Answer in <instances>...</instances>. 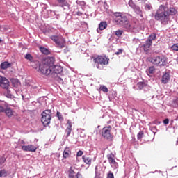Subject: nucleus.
Returning <instances> with one entry per match:
<instances>
[{
  "label": "nucleus",
  "mask_w": 178,
  "mask_h": 178,
  "mask_svg": "<svg viewBox=\"0 0 178 178\" xmlns=\"http://www.w3.org/2000/svg\"><path fill=\"white\" fill-rule=\"evenodd\" d=\"M55 63V59L52 57H47L44 59L42 64L40 65L39 70L42 74L49 76L52 74V67Z\"/></svg>",
  "instance_id": "obj_1"
},
{
  "label": "nucleus",
  "mask_w": 178,
  "mask_h": 178,
  "mask_svg": "<svg viewBox=\"0 0 178 178\" xmlns=\"http://www.w3.org/2000/svg\"><path fill=\"white\" fill-rule=\"evenodd\" d=\"M155 20L161 22V24H168L170 19L169 15L166 13V6L161 5L154 15Z\"/></svg>",
  "instance_id": "obj_2"
},
{
  "label": "nucleus",
  "mask_w": 178,
  "mask_h": 178,
  "mask_svg": "<svg viewBox=\"0 0 178 178\" xmlns=\"http://www.w3.org/2000/svg\"><path fill=\"white\" fill-rule=\"evenodd\" d=\"M149 62L155 66H166L168 65V58L163 55L156 56L148 58Z\"/></svg>",
  "instance_id": "obj_3"
},
{
  "label": "nucleus",
  "mask_w": 178,
  "mask_h": 178,
  "mask_svg": "<svg viewBox=\"0 0 178 178\" xmlns=\"http://www.w3.org/2000/svg\"><path fill=\"white\" fill-rule=\"evenodd\" d=\"M92 59L95 65L98 69L102 70L104 69V66L109 65V58L106 56H98L97 57H93Z\"/></svg>",
  "instance_id": "obj_4"
},
{
  "label": "nucleus",
  "mask_w": 178,
  "mask_h": 178,
  "mask_svg": "<svg viewBox=\"0 0 178 178\" xmlns=\"http://www.w3.org/2000/svg\"><path fill=\"white\" fill-rule=\"evenodd\" d=\"M102 136L104 140H107L108 141L113 140V134H112V127L108 125L107 127H104L102 129Z\"/></svg>",
  "instance_id": "obj_5"
},
{
  "label": "nucleus",
  "mask_w": 178,
  "mask_h": 178,
  "mask_svg": "<svg viewBox=\"0 0 178 178\" xmlns=\"http://www.w3.org/2000/svg\"><path fill=\"white\" fill-rule=\"evenodd\" d=\"M52 119V111L49 109L44 110L42 113L41 122L44 126H48Z\"/></svg>",
  "instance_id": "obj_6"
},
{
  "label": "nucleus",
  "mask_w": 178,
  "mask_h": 178,
  "mask_svg": "<svg viewBox=\"0 0 178 178\" xmlns=\"http://www.w3.org/2000/svg\"><path fill=\"white\" fill-rule=\"evenodd\" d=\"M50 38L54 41V42H55V44H56L58 48H65L66 41L62 35H51L50 36Z\"/></svg>",
  "instance_id": "obj_7"
},
{
  "label": "nucleus",
  "mask_w": 178,
  "mask_h": 178,
  "mask_svg": "<svg viewBox=\"0 0 178 178\" xmlns=\"http://www.w3.org/2000/svg\"><path fill=\"white\" fill-rule=\"evenodd\" d=\"M117 24L124 27V29L129 28V19L125 16L119 17V19H115Z\"/></svg>",
  "instance_id": "obj_8"
},
{
  "label": "nucleus",
  "mask_w": 178,
  "mask_h": 178,
  "mask_svg": "<svg viewBox=\"0 0 178 178\" xmlns=\"http://www.w3.org/2000/svg\"><path fill=\"white\" fill-rule=\"evenodd\" d=\"M108 161L111 166V168H113L114 169H118L119 168V165L115 160V155L112 153L107 155Z\"/></svg>",
  "instance_id": "obj_9"
},
{
  "label": "nucleus",
  "mask_w": 178,
  "mask_h": 178,
  "mask_svg": "<svg viewBox=\"0 0 178 178\" xmlns=\"http://www.w3.org/2000/svg\"><path fill=\"white\" fill-rule=\"evenodd\" d=\"M21 148L22 151L28 152H35L37 151V147L34 145H21Z\"/></svg>",
  "instance_id": "obj_10"
},
{
  "label": "nucleus",
  "mask_w": 178,
  "mask_h": 178,
  "mask_svg": "<svg viewBox=\"0 0 178 178\" xmlns=\"http://www.w3.org/2000/svg\"><path fill=\"white\" fill-rule=\"evenodd\" d=\"M9 80L0 76V87H1V88H9Z\"/></svg>",
  "instance_id": "obj_11"
},
{
  "label": "nucleus",
  "mask_w": 178,
  "mask_h": 178,
  "mask_svg": "<svg viewBox=\"0 0 178 178\" xmlns=\"http://www.w3.org/2000/svg\"><path fill=\"white\" fill-rule=\"evenodd\" d=\"M4 112L6 115V116H8V118H16V116H17V113H16V112L13 111V110H12V108H6L4 110Z\"/></svg>",
  "instance_id": "obj_12"
},
{
  "label": "nucleus",
  "mask_w": 178,
  "mask_h": 178,
  "mask_svg": "<svg viewBox=\"0 0 178 178\" xmlns=\"http://www.w3.org/2000/svg\"><path fill=\"white\" fill-rule=\"evenodd\" d=\"M128 26L129 27L126 28V30H127V31H131L132 33H136V31H137V29H138V24L135 22L132 23L131 24L129 23Z\"/></svg>",
  "instance_id": "obj_13"
},
{
  "label": "nucleus",
  "mask_w": 178,
  "mask_h": 178,
  "mask_svg": "<svg viewBox=\"0 0 178 178\" xmlns=\"http://www.w3.org/2000/svg\"><path fill=\"white\" fill-rule=\"evenodd\" d=\"M51 69L52 74H54V73H55L56 74H60V73H62V72H63V68L60 67V65H54L53 64Z\"/></svg>",
  "instance_id": "obj_14"
},
{
  "label": "nucleus",
  "mask_w": 178,
  "mask_h": 178,
  "mask_svg": "<svg viewBox=\"0 0 178 178\" xmlns=\"http://www.w3.org/2000/svg\"><path fill=\"white\" fill-rule=\"evenodd\" d=\"M151 47H152V43L149 42L148 40H146L145 44L141 46V48H143L145 52H148V51L151 49Z\"/></svg>",
  "instance_id": "obj_15"
},
{
  "label": "nucleus",
  "mask_w": 178,
  "mask_h": 178,
  "mask_svg": "<svg viewBox=\"0 0 178 178\" xmlns=\"http://www.w3.org/2000/svg\"><path fill=\"white\" fill-rule=\"evenodd\" d=\"M166 13L168 15V17H170V16H173L177 13V10L176 8L171 7L168 9V7H166Z\"/></svg>",
  "instance_id": "obj_16"
},
{
  "label": "nucleus",
  "mask_w": 178,
  "mask_h": 178,
  "mask_svg": "<svg viewBox=\"0 0 178 178\" xmlns=\"http://www.w3.org/2000/svg\"><path fill=\"white\" fill-rule=\"evenodd\" d=\"M169 80H170V75L168 72H165L162 76L161 83H163V84H168Z\"/></svg>",
  "instance_id": "obj_17"
},
{
  "label": "nucleus",
  "mask_w": 178,
  "mask_h": 178,
  "mask_svg": "<svg viewBox=\"0 0 178 178\" xmlns=\"http://www.w3.org/2000/svg\"><path fill=\"white\" fill-rule=\"evenodd\" d=\"M67 125V127L65 129V133H67V137H69V136H70L72 133V122H70V120H68Z\"/></svg>",
  "instance_id": "obj_18"
},
{
  "label": "nucleus",
  "mask_w": 178,
  "mask_h": 178,
  "mask_svg": "<svg viewBox=\"0 0 178 178\" xmlns=\"http://www.w3.org/2000/svg\"><path fill=\"white\" fill-rule=\"evenodd\" d=\"M70 155H72V151L70 150V148L65 147L63 152V157L65 159L69 158Z\"/></svg>",
  "instance_id": "obj_19"
},
{
  "label": "nucleus",
  "mask_w": 178,
  "mask_h": 178,
  "mask_svg": "<svg viewBox=\"0 0 178 178\" xmlns=\"http://www.w3.org/2000/svg\"><path fill=\"white\" fill-rule=\"evenodd\" d=\"M83 161L86 163V165H91L92 162V159L90 157L83 156H82Z\"/></svg>",
  "instance_id": "obj_20"
},
{
  "label": "nucleus",
  "mask_w": 178,
  "mask_h": 178,
  "mask_svg": "<svg viewBox=\"0 0 178 178\" xmlns=\"http://www.w3.org/2000/svg\"><path fill=\"white\" fill-rule=\"evenodd\" d=\"M156 40V33H152L147 38V41L150 42V44H152V41H155Z\"/></svg>",
  "instance_id": "obj_21"
},
{
  "label": "nucleus",
  "mask_w": 178,
  "mask_h": 178,
  "mask_svg": "<svg viewBox=\"0 0 178 178\" xmlns=\"http://www.w3.org/2000/svg\"><path fill=\"white\" fill-rule=\"evenodd\" d=\"M134 12H136V13L137 15H139V16H140L141 17H143V11L141 10V8L136 6L134 8Z\"/></svg>",
  "instance_id": "obj_22"
},
{
  "label": "nucleus",
  "mask_w": 178,
  "mask_h": 178,
  "mask_svg": "<svg viewBox=\"0 0 178 178\" xmlns=\"http://www.w3.org/2000/svg\"><path fill=\"white\" fill-rule=\"evenodd\" d=\"M108 27V24L106 23V22H102L99 24V30H105V28Z\"/></svg>",
  "instance_id": "obj_23"
},
{
  "label": "nucleus",
  "mask_w": 178,
  "mask_h": 178,
  "mask_svg": "<svg viewBox=\"0 0 178 178\" xmlns=\"http://www.w3.org/2000/svg\"><path fill=\"white\" fill-rule=\"evenodd\" d=\"M1 69H8V67H10V63L8 62H3L1 64Z\"/></svg>",
  "instance_id": "obj_24"
},
{
  "label": "nucleus",
  "mask_w": 178,
  "mask_h": 178,
  "mask_svg": "<svg viewBox=\"0 0 178 178\" xmlns=\"http://www.w3.org/2000/svg\"><path fill=\"white\" fill-rule=\"evenodd\" d=\"M40 51L44 55H49V50L45 47H40Z\"/></svg>",
  "instance_id": "obj_25"
},
{
  "label": "nucleus",
  "mask_w": 178,
  "mask_h": 178,
  "mask_svg": "<svg viewBox=\"0 0 178 178\" xmlns=\"http://www.w3.org/2000/svg\"><path fill=\"white\" fill-rule=\"evenodd\" d=\"M25 59H26V60H29V62H34V58L30 54H26L25 55Z\"/></svg>",
  "instance_id": "obj_26"
},
{
  "label": "nucleus",
  "mask_w": 178,
  "mask_h": 178,
  "mask_svg": "<svg viewBox=\"0 0 178 178\" xmlns=\"http://www.w3.org/2000/svg\"><path fill=\"white\" fill-rule=\"evenodd\" d=\"M6 90V92H4L6 97H7V98H12V92H10V90L8 88H4Z\"/></svg>",
  "instance_id": "obj_27"
},
{
  "label": "nucleus",
  "mask_w": 178,
  "mask_h": 178,
  "mask_svg": "<svg viewBox=\"0 0 178 178\" xmlns=\"http://www.w3.org/2000/svg\"><path fill=\"white\" fill-rule=\"evenodd\" d=\"M8 176V172H6V170L3 169L0 170V177H6Z\"/></svg>",
  "instance_id": "obj_28"
},
{
  "label": "nucleus",
  "mask_w": 178,
  "mask_h": 178,
  "mask_svg": "<svg viewBox=\"0 0 178 178\" xmlns=\"http://www.w3.org/2000/svg\"><path fill=\"white\" fill-rule=\"evenodd\" d=\"M5 162H6V157H5V156H2L1 157H0V168H2Z\"/></svg>",
  "instance_id": "obj_29"
},
{
  "label": "nucleus",
  "mask_w": 178,
  "mask_h": 178,
  "mask_svg": "<svg viewBox=\"0 0 178 178\" xmlns=\"http://www.w3.org/2000/svg\"><path fill=\"white\" fill-rule=\"evenodd\" d=\"M69 178H74V170H73V168H70Z\"/></svg>",
  "instance_id": "obj_30"
},
{
  "label": "nucleus",
  "mask_w": 178,
  "mask_h": 178,
  "mask_svg": "<svg viewBox=\"0 0 178 178\" xmlns=\"http://www.w3.org/2000/svg\"><path fill=\"white\" fill-rule=\"evenodd\" d=\"M128 5H129L130 8H132V9H134V8H136L137 6L134 3V2H133V0H129Z\"/></svg>",
  "instance_id": "obj_31"
},
{
  "label": "nucleus",
  "mask_w": 178,
  "mask_h": 178,
  "mask_svg": "<svg viewBox=\"0 0 178 178\" xmlns=\"http://www.w3.org/2000/svg\"><path fill=\"white\" fill-rule=\"evenodd\" d=\"M56 115L58 118V120H60V122H63V116L62 115V114H60L59 111H57Z\"/></svg>",
  "instance_id": "obj_32"
},
{
  "label": "nucleus",
  "mask_w": 178,
  "mask_h": 178,
  "mask_svg": "<svg viewBox=\"0 0 178 178\" xmlns=\"http://www.w3.org/2000/svg\"><path fill=\"white\" fill-rule=\"evenodd\" d=\"M100 90L103 91V92H108V88L104 85L100 86Z\"/></svg>",
  "instance_id": "obj_33"
},
{
  "label": "nucleus",
  "mask_w": 178,
  "mask_h": 178,
  "mask_svg": "<svg viewBox=\"0 0 178 178\" xmlns=\"http://www.w3.org/2000/svg\"><path fill=\"white\" fill-rule=\"evenodd\" d=\"M145 86V83H144L143 82L138 83V88H139V90H143Z\"/></svg>",
  "instance_id": "obj_34"
},
{
  "label": "nucleus",
  "mask_w": 178,
  "mask_h": 178,
  "mask_svg": "<svg viewBox=\"0 0 178 178\" xmlns=\"http://www.w3.org/2000/svg\"><path fill=\"white\" fill-rule=\"evenodd\" d=\"M144 136V132L143 131H140L138 134V140H141L143 138V136Z\"/></svg>",
  "instance_id": "obj_35"
},
{
  "label": "nucleus",
  "mask_w": 178,
  "mask_h": 178,
  "mask_svg": "<svg viewBox=\"0 0 178 178\" xmlns=\"http://www.w3.org/2000/svg\"><path fill=\"white\" fill-rule=\"evenodd\" d=\"M122 34H123V31L122 30H118L115 31V35H117V37H120Z\"/></svg>",
  "instance_id": "obj_36"
},
{
  "label": "nucleus",
  "mask_w": 178,
  "mask_h": 178,
  "mask_svg": "<svg viewBox=\"0 0 178 178\" xmlns=\"http://www.w3.org/2000/svg\"><path fill=\"white\" fill-rule=\"evenodd\" d=\"M149 73L150 74H153V73H155V67H149Z\"/></svg>",
  "instance_id": "obj_37"
},
{
  "label": "nucleus",
  "mask_w": 178,
  "mask_h": 178,
  "mask_svg": "<svg viewBox=\"0 0 178 178\" xmlns=\"http://www.w3.org/2000/svg\"><path fill=\"white\" fill-rule=\"evenodd\" d=\"M145 10H152V6L151 4H145Z\"/></svg>",
  "instance_id": "obj_38"
},
{
  "label": "nucleus",
  "mask_w": 178,
  "mask_h": 178,
  "mask_svg": "<svg viewBox=\"0 0 178 178\" xmlns=\"http://www.w3.org/2000/svg\"><path fill=\"white\" fill-rule=\"evenodd\" d=\"M140 40L137 38H134L132 40V44H134V45H137V44H138Z\"/></svg>",
  "instance_id": "obj_39"
},
{
  "label": "nucleus",
  "mask_w": 178,
  "mask_h": 178,
  "mask_svg": "<svg viewBox=\"0 0 178 178\" xmlns=\"http://www.w3.org/2000/svg\"><path fill=\"white\" fill-rule=\"evenodd\" d=\"M172 51H178V44H175L172 46Z\"/></svg>",
  "instance_id": "obj_40"
},
{
  "label": "nucleus",
  "mask_w": 178,
  "mask_h": 178,
  "mask_svg": "<svg viewBox=\"0 0 178 178\" xmlns=\"http://www.w3.org/2000/svg\"><path fill=\"white\" fill-rule=\"evenodd\" d=\"M115 16L117 17L115 19H119V17H122V13H115Z\"/></svg>",
  "instance_id": "obj_41"
},
{
  "label": "nucleus",
  "mask_w": 178,
  "mask_h": 178,
  "mask_svg": "<svg viewBox=\"0 0 178 178\" xmlns=\"http://www.w3.org/2000/svg\"><path fill=\"white\" fill-rule=\"evenodd\" d=\"M107 178H115V176L113 175V173H112L111 171L107 175Z\"/></svg>",
  "instance_id": "obj_42"
},
{
  "label": "nucleus",
  "mask_w": 178,
  "mask_h": 178,
  "mask_svg": "<svg viewBox=\"0 0 178 178\" xmlns=\"http://www.w3.org/2000/svg\"><path fill=\"white\" fill-rule=\"evenodd\" d=\"M122 54H123V49H118V51L115 53V55H120Z\"/></svg>",
  "instance_id": "obj_43"
},
{
  "label": "nucleus",
  "mask_w": 178,
  "mask_h": 178,
  "mask_svg": "<svg viewBox=\"0 0 178 178\" xmlns=\"http://www.w3.org/2000/svg\"><path fill=\"white\" fill-rule=\"evenodd\" d=\"M83 155V151L79 150L77 153H76V156L77 157H80Z\"/></svg>",
  "instance_id": "obj_44"
},
{
  "label": "nucleus",
  "mask_w": 178,
  "mask_h": 178,
  "mask_svg": "<svg viewBox=\"0 0 178 178\" xmlns=\"http://www.w3.org/2000/svg\"><path fill=\"white\" fill-rule=\"evenodd\" d=\"M74 178H83V175H81V174H80V172H78L76 175L75 177Z\"/></svg>",
  "instance_id": "obj_45"
},
{
  "label": "nucleus",
  "mask_w": 178,
  "mask_h": 178,
  "mask_svg": "<svg viewBox=\"0 0 178 178\" xmlns=\"http://www.w3.org/2000/svg\"><path fill=\"white\" fill-rule=\"evenodd\" d=\"M164 124H169V119L166 118L163 120Z\"/></svg>",
  "instance_id": "obj_46"
},
{
  "label": "nucleus",
  "mask_w": 178,
  "mask_h": 178,
  "mask_svg": "<svg viewBox=\"0 0 178 178\" xmlns=\"http://www.w3.org/2000/svg\"><path fill=\"white\" fill-rule=\"evenodd\" d=\"M0 112H5V108L2 106H0Z\"/></svg>",
  "instance_id": "obj_47"
},
{
  "label": "nucleus",
  "mask_w": 178,
  "mask_h": 178,
  "mask_svg": "<svg viewBox=\"0 0 178 178\" xmlns=\"http://www.w3.org/2000/svg\"><path fill=\"white\" fill-rule=\"evenodd\" d=\"M65 1H66V0H58V2L59 3H65Z\"/></svg>",
  "instance_id": "obj_48"
},
{
  "label": "nucleus",
  "mask_w": 178,
  "mask_h": 178,
  "mask_svg": "<svg viewBox=\"0 0 178 178\" xmlns=\"http://www.w3.org/2000/svg\"><path fill=\"white\" fill-rule=\"evenodd\" d=\"M20 144H22L23 145H26V142L24 140H21Z\"/></svg>",
  "instance_id": "obj_49"
},
{
  "label": "nucleus",
  "mask_w": 178,
  "mask_h": 178,
  "mask_svg": "<svg viewBox=\"0 0 178 178\" xmlns=\"http://www.w3.org/2000/svg\"><path fill=\"white\" fill-rule=\"evenodd\" d=\"M81 15H82V14H81V12H78V13H77V15H78V16H81Z\"/></svg>",
  "instance_id": "obj_50"
},
{
  "label": "nucleus",
  "mask_w": 178,
  "mask_h": 178,
  "mask_svg": "<svg viewBox=\"0 0 178 178\" xmlns=\"http://www.w3.org/2000/svg\"><path fill=\"white\" fill-rule=\"evenodd\" d=\"M32 88H33V90H35V88H37V86H35L32 87Z\"/></svg>",
  "instance_id": "obj_51"
},
{
  "label": "nucleus",
  "mask_w": 178,
  "mask_h": 178,
  "mask_svg": "<svg viewBox=\"0 0 178 178\" xmlns=\"http://www.w3.org/2000/svg\"><path fill=\"white\" fill-rule=\"evenodd\" d=\"M64 52H65V54H66V52H67V49H64Z\"/></svg>",
  "instance_id": "obj_52"
},
{
  "label": "nucleus",
  "mask_w": 178,
  "mask_h": 178,
  "mask_svg": "<svg viewBox=\"0 0 178 178\" xmlns=\"http://www.w3.org/2000/svg\"><path fill=\"white\" fill-rule=\"evenodd\" d=\"M0 42H2V40L0 38Z\"/></svg>",
  "instance_id": "obj_53"
}]
</instances>
